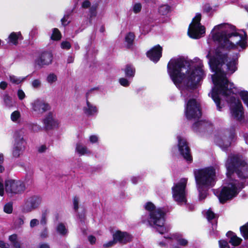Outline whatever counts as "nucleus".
<instances>
[{
  "instance_id": "obj_57",
  "label": "nucleus",
  "mask_w": 248,
  "mask_h": 248,
  "mask_svg": "<svg viewBox=\"0 0 248 248\" xmlns=\"http://www.w3.org/2000/svg\"><path fill=\"white\" fill-rule=\"evenodd\" d=\"M7 86V83L5 81H1L0 83V88L2 90H4Z\"/></svg>"
},
{
  "instance_id": "obj_28",
  "label": "nucleus",
  "mask_w": 248,
  "mask_h": 248,
  "mask_svg": "<svg viewBox=\"0 0 248 248\" xmlns=\"http://www.w3.org/2000/svg\"><path fill=\"white\" fill-rule=\"evenodd\" d=\"M11 120L15 123H19L21 119V114L18 110H15L11 114Z\"/></svg>"
},
{
  "instance_id": "obj_38",
  "label": "nucleus",
  "mask_w": 248,
  "mask_h": 248,
  "mask_svg": "<svg viewBox=\"0 0 248 248\" xmlns=\"http://www.w3.org/2000/svg\"><path fill=\"white\" fill-rule=\"evenodd\" d=\"M142 5L140 3H135L133 5L132 10L135 14L139 13L141 10Z\"/></svg>"
},
{
  "instance_id": "obj_6",
  "label": "nucleus",
  "mask_w": 248,
  "mask_h": 248,
  "mask_svg": "<svg viewBox=\"0 0 248 248\" xmlns=\"http://www.w3.org/2000/svg\"><path fill=\"white\" fill-rule=\"evenodd\" d=\"M187 181L186 178H182L172 187V197L179 205L186 203V187Z\"/></svg>"
},
{
  "instance_id": "obj_27",
  "label": "nucleus",
  "mask_w": 248,
  "mask_h": 248,
  "mask_svg": "<svg viewBox=\"0 0 248 248\" xmlns=\"http://www.w3.org/2000/svg\"><path fill=\"white\" fill-rule=\"evenodd\" d=\"M56 230L57 232L61 235H66L68 233V230L65 225L62 223L57 225Z\"/></svg>"
},
{
  "instance_id": "obj_44",
  "label": "nucleus",
  "mask_w": 248,
  "mask_h": 248,
  "mask_svg": "<svg viewBox=\"0 0 248 248\" xmlns=\"http://www.w3.org/2000/svg\"><path fill=\"white\" fill-rule=\"evenodd\" d=\"M90 142L92 143H95L98 142V137L95 135H93L89 137Z\"/></svg>"
},
{
  "instance_id": "obj_24",
  "label": "nucleus",
  "mask_w": 248,
  "mask_h": 248,
  "mask_svg": "<svg viewBox=\"0 0 248 248\" xmlns=\"http://www.w3.org/2000/svg\"><path fill=\"white\" fill-rule=\"evenodd\" d=\"M24 141L21 140L20 142L17 143L16 145L14 147L13 154L15 157H17L20 155L22 150L24 148Z\"/></svg>"
},
{
  "instance_id": "obj_30",
  "label": "nucleus",
  "mask_w": 248,
  "mask_h": 248,
  "mask_svg": "<svg viewBox=\"0 0 248 248\" xmlns=\"http://www.w3.org/2000/svg\"><path fill=\"white\" fill-rule=\"evenodd\" d=\"M207 123L205 121H200L195 123L193 125V128L194 130L197 131L199 128L200 129H204L206 127Z\"/></svg>"
},
{
  "instance_id": "obj_23",
  "label": "nucleus",
  "mask_w": 248,
  "mask_h": 248,
  "mask_svg": "<svg viewBox=\"0 0 248 248\" xmlns=\"http://www.w3.org/2000/svg\"><path fill=\"white\" fill-rule=\"evenodd\" d=\"M21 38V34L20 32H12L8 37V43L13 45H16L18 43V40Z\"/></svg>"
},
{
  "instance_id": "obj_18",
  "label": "nucleus",
  "mask_w": 248,
  "mask_h": 248,
  "mask_svg": "<svg viewBox=\"0 0 248 248\" xmlns=\"http://www.w3.org/2000/svg\"><path fill=\"white\" fill-rule=\"evenodd\" d=\"M52 55L50 52H44L35 60V64L43 66L50 64L52 61Z\"/></svg>"
},
{
  "instance_id": "obj_5",
  "label": "nucleus",
  "mask_w": 248,
  "mask_h": 248,
  "mask_svg": "<svg viewBox=\"0 0 248 248\" xmlns=\"http://www.w3.org/2000/svg\"><path fill=\"white\" fill-rule=\"evenodd\" d=\"M197 188L213 187L216 181V170L213 167L196 170L194 171Z\"/></svg>"
},
{
  "instance_id": "obj_10",
  "label": "nucleus",
  "mask_w": 248,
  "mask_h": 248,
  "mask_svg": "<svg viewBox=\"0 0 248 248\" xmlns=\"http://www.w3.org/2000/svg\"><path fill=\"white\" fill-rule=\"evenodd\" d=\"M42 202V199L38 196H33L28 198L24 202L23 210L25 212H30L37 209Z\"/></svg>"
},
{
  "instance_id": "obj_61",
  "label": "nucleus",
  "mask_w": 248,
  "mask_h": 248,
  "mask_svg": "<svg viewBox=\"0 0 248 248\" xmlns=\"http://www.w3.org/2000/svg\"><path fill=\"white\" fill-rule=\"evenodd\" d=\"M74 57L72 56H70L67 58V62L68 63H70L73 62H74Z\"/></svg>"
},
{
  "instance_id": "obj_54",
  "label": "nucleus",
  "mask_w": 248,
  "mask_h": 248,
  "mask_svg": "<svg viewBox=\"0 0 248 248\" xmlns=\"http://www.w3.org/2000/svg\"><path fill=\"white\" fill-rule=\"evenodd\" d=\"M17 236L16 234H12L9 237V240L11 242V244L17 240Z\"/></svg>"
},
{
  "instance_id": "obj_15",
  "label": "nucleus",
  "mask_w": 248,
  "mask_h": 248,
  "mask_svg": "<svg viewBox=\"0 0 248 248\" xmlns=\"http://www.w3.org/2000/svg\"><path fill=\"white\" fill-rule=\"evenodd\" d=\"M46 130L58 127L59 122L52 113H49L42 121Z\"/></svg>"
},
{
  "instance_id": "obj_42",
  "label": "nucleus",
  "mask_w": 248,
  "mask_h": 248,
  "mask_svg": "<svg viewBox=\"0 0 248 248\" xmlns=\"http://www.w3.org/2000/svg\"><path fill=\"white\" fill-rule=\"evenodd\" d=\"M39 224V220L36 218H33L31 220L30 222V226L31 228H33Z\"/></svg>"
},
{
  "instance_id": "obj_1",
  "label": "nucleus",
  "mask_w": 248,
  "mask_h": 248,
  "mask_svg": "<svg viewBox=\"0 0 248 248\" xmlns=\"http://www.w3.org/2000/svg\"><path fill=\"white\" fill-rule=\"evenodd\" d=\"M212 39L219 44L215 53L209 52L206 57L209 64L215 74L212 75L214 85L209 93L216 104L218 110L220 111V97L225 98L230 104L232 116L237 120L244 117L242 105L239 99L235 97L239 94L244 102L248 107V92L240 91L232 82H230L227 76H230L237 69L238 54L233 57L229 56L225 49H237L239 51L246 48L247 35L245 32L239 34L235 32V27L228 23H222L215 26L211 32Z\"/></svg>"
},
{
  "instance_id": "obj_62",
  "label": "nucleus",
  "mask_w": 248,
  "mask_h": 248,
  "mask_svg": "<svg viewBox=\"0 0 248 248\" xmlns=\"http://www.w3.org/2000/svg\"><path fill=\"white\" fill-rule=\"evenodd\" d=\"M39 248H50L47 244L43 243L40 245Z\"/></svg>"
},
{
  "instance_id": "obj_20",
  "label": "nucleus",
  "mask_w": 248,
  "mask_h": 248,
  "mask_svg": "<svg viewBox=\"0 0 248 248\" xmlns=\"http://www.w3.org/2000/svg\"><path fill=\"white\" fill-rule=\"evenodd\" d=\"M234 137V133H231L229 137V140H226L225 138L216 136L215 139L216 143L223 150H225L230 145V140H232Z\"/></svg>"
},
{
  "instance_id": "obj_14",
  "label": "nucleus",
  "mask_w": 248,
  "mask_h": 248,
  "mask_svg": "<svg viewBox=\"0 0 248 248\" xmlns=\"http://www.w3.org/2000/svg\"><path fill=\"white\" fill-rule=\"evenodd\" d=\"M31 110L35 114L40 115L49 109L48 104L44 101L36 99L31 103Z\"/></svg>"
},
{
  "instance_id": "obj_29",
  "label": "nucleus",
  "mask_w": 248,
  "mask_h": 248,
  "mask_svg": "<svg viewBox=\"0 0 248 248\" xmlns=\"http://www.w3.org/2000/svg\"><path fill=\"white\" fill-rule=\"evenodd\" d=\"M26 78L17 77L14 75H10L9 79L10 82L14 84H18L23 82Z\"/></svg>"
},
{
  "instance_id": "obj_58",
  "label": "nucleus",
  "mask_w": 248,
  "mask_h": 248,
  "mask_svg": "<svg viewBox=\"0 0 248 248\" xmlns=\"http://www.w3.org/2000/svg\"><path fill=\"white\" fill-rule=\"evenodd\" d=\"M12 245L15 248H20V243L17 240L13 243Z\"/></svg>"
},
{
  "instance_id": "obj_49",
  "label": "nucleus",
  "mask_w": 248,
  "mask_h": 248,
  "mask_svg": "<svg viewBox=\"0 0 248 248\" xmlns=\"http://www.w3.org/2000/svg\"><path fill=\"white\" fill-rule=\"evenodd\" d=\"M32 130L34 132H38L42 130V127L39 125L34 124L32 126Z\"/></svg>"
},
{
  "instance_id": "obj_4",
  "label": "nucleus",
  "mask_w": 248,
  "mask_h": 248,
  "mask_svg": "<svg viewBox=\"0 0 248 248\" xmlns=\"http://www.w3.org/2000/svg\"><path fill=\"white\" fill-rule=\"evenodd\" d=\"M145 209L148 212L149 215L142 217V221H147L148 224L159 233L164 234L169 231V228L165 227V213L161 208H156L154 204L148 202L144 205Z\"/></svg>"
},
{
  "instance_id": "obj_11",
  "label": "nucleus",
  "mask_w": 248,
  "mask_h": 248,
  "mask_svg": "<svg viewBox=\"0 0 248 248\" xmlns=\"http://www.w3.org/2000/svg\"><path fill=\"white\" fill-rule=\"evenodd\" d=\"M94 91V89H91L86 93V103L82 108L83 113L87 116H94L97 115L98 110L97 107L91 103L88 99L90 93Z\"/></svg>"
},
{
  "instance_id": "obj_13",
  "label": "nucleus",
  "mask_w": 248,
  "mask_h": 248,
  "mask_svg": "<svg viewBox=\"0 0 248 248\" xmlns=\"http://www.w3.org/2000/svg\"><path fill=\"white\" fill-rule=\"evenodd\" d=\"M165 241L159 242L158 244L160 247H164L166 245V241L170 240H175L178 244L182 246H186L188 244V241L184 238L182 235L178 232L168 234L164 236Z\"/></svg>"
},
{
  "instance_id": "obj_8",
  "label": "nucleus",
  "mask_w": 248,
  "mask_h": 248,
  "mask_svg": "<svg viewBox=\"0 0 248 248\" xmlns=\"http://www.w3.org/2000/svg\"><path fill=\"white\" fill-rule=\"evenodd\" d=\"M26 189L24 182L19 180L9 179L5 182V189L8 194L13 195L23 192Z\"/></svg>"
},
{
  "instance_id": "obj_45",
  "label": "nucleus",
  "mask_w": 248,
  "mask_h": 248,
  "mask_svg": "<svg viewBox=\"0 0 248 248\" xmlns=\"http://www.w3.org/2000/svg\"><path fill=\"white\" fill-rule=\"evenodd\" d=\"M73 205H74V208L76 211H77L78 208V202H79V199L77 197H74L73 199Z\"/></svg>"
},
{
  "instance_id": "obj_3",
  "label": "nucleus",
  "mask_w": 248,
  "mask_h": 248,
  "mask_svg": "<svg viewBox=\"0 0 248 248\" xmlns=\"http://www.w3.org/2000/svg\"><path fill=\"white\" fill-rule=\"evenodd\" d=\"M228 183L217 196L223 203L236 196L244 186V180L248 178V165L238 155L229 156L226 163Z\"/></svg>"
},
{
  "instance_id": "obj_16",
  "label": "nucleus",
  "mask_w": 248,
  "mask_h": 248,
  "mask_svg": "<svg viewBox=\"0 0 248 248\" xmlns=\"http://www.w3.org/2000/svg\"><path fill=\"white\" fill-rule=\"evenodd\" d=\"M205 216L208 221L212 224V230L210 232V235L213 236H217L218 232L216 230L217 216L211 209L205 212Z\"/></svg>"
},
{
  "instance_id": "obj_34",
  "label": "nucleus",
  "mask_w": 248,
  "mask_h": 248,
  "mask_svg": "<svg viewBox=\"0 0 248 248\" xmlns=\"http://www.w3.org/2000/svg\"><path fill=\"white\" fill-rule=\"evenodd\" d=\"M46 81L50 84H52L57 80V76L54 73H50L46 77Z\"/></svg>"
},
{
  "instance_id": "obj_9",
  "label": "nucleus",
  "mask_w": 248,
  "mask_h": 248,
  "mask_svg": "<svg viewBox=\"0 0 248 248\" xmlns=\"http://www.w3.org/2000/svg\"><path fill=\"white\" fill-rule=\"evenodd\" d=\"M185 112L188 119H195L201 116L200 106L195 99H190L186 103Z\"/></svg>"
},
{
  "instance_id": "obj_56",
  "label": "nucleus",
  "mask_w": 248,
  "mask_h": 248,
  "mask_svg": "<svg viewBox=\"0 0 248 248\" xmlns=\"http://www.w3.org/2000/svg\"><path fill=\"white\" fill-rule=\"evenodd\" d=\"M88 240L91 244H93L96 241V238L93 235H90L88 236Z\"/></svg>"
},
{
  "instance_id": "obj_40",
  "label": "nucleus",
  "mask_w": 248,
  "mask_h": 248,
  "mask_svg": "<svg viewBox=\"0 0 248 248\" xmlns=\"http://www.w3.org/2000/svg\"><path fill=\"white\" fill-rule=\"evenodd\" d=\"M120 84L124 87H127L129 85L130 82L127 79L122 78L119 79Z\"/></svg>"
},
{
  "instance_id": "obj_64",
  "label": "nucleus",
  "mask_w": 248,
  "mask_h": 248,
  "mask_svg": "<svg viewBox=\"0 0 248 248\" xmlns=\"http://www.w3.org/2000/svg\"><path fill=\"white\" fill-rule=\"evenodd\" d=\"M187 207L189 211H192L194 208L193 205L188 204Z\"/></svg>"
},
{
  "instance_id": "obj_2",
  "label": "nucleus",
  "mask_w": 248,
  "mask_h": 248,
  "mask_svg": "<svg viewBox=\"0 0 248 248\" xmlns=\"http://www.w3.org/2000/svg\"><path fill=\"white\" fill-rule=\"evenodd\" d=\"M202 66L200 61L195 67L192 61L182 57L171 59L169 62L168 73L185 99L191 96L192 89L205 76Z\"/></svg>"
},
{
  "instance_id": "obj_53",
  "label": "nucleus",
  "mask_w": 248,
  "mask_h": 248,
  "mask_svg": "<svg viewBox=\"0 0 248 248\" xmlns=\"http://www.w3.org/2000/svg\"><path fill=\"white\" fill-rule=\"evenodd\" d=\"M91 7V3L88 0H85L82 2V7L83 8H88L89 7Z\"/></svg>"
},
{
  "instance_id": "obj_26",
  "label": "nucleus",
  "mask_w": 248,
  "mask_h": 248,
  "mask_svg": "<svg viewBox=\"0 0 248 248\" xmlns=\"http://www.w3.org/2000/svg\"><path fill=\"white\" fill-rule=\"evenodd\" d=\"M170 12V7L168 4H163L158 8L159 13L163 16L167 15Z\"/></svg>"
},
{
  "instance_id": "obj_12",
  "label": "nucleus",
  "mask_w": 248,
  "mask_h": 248,
  "mask_svg": "<svg viewBox=\"0 0 248 248\" xmlns=\"http://www.w3.org/2000/svg\"><path fill=\"white\" fill-rule=\"evenodd\" d=\"M177 139L178 149L180 154L187 161L191 162L192 160V157L186 140L181 136H178Z\"/></svg>"
},
{
  "instance_id": "obj_19",
  "label": "nucleus",
  "mask_w": 248,
  "mask_h": 248,
  "mask_svg": "<svg viewBox=\"0 0 248 248\" xmlns=\"http://www.w3.org/2000/svg\"><path fill=\"white\" fill-rule=\"evenodd\" d=\"M113 238L116 241V243L125 244L129 242L131 238L130 235L126 232L117 231L113 234Z\"/></svg>"
},
{
  "instance_id": "obj_33",
  "label": "nucleus",
  "mask_w": 248,
  "mask_h": 248,
  "mask_svg": "<svg viewBox=\"0 0 248 248\" xmlns=\"http://www.w3.org/2000/svg\"><path fill=\"white\" fill-rule=\"evenodd\" d=\"M240 229L243 237L245 239H248V222L245 225L241 227Z\"/></svg>"
},
{
  "instance_id": "obj_17",
  "label": "nucleus",
  "mask_w": 248,
  "mask_h": 248,
  "mask_svg": "<svg viewBox=\"0 0 248 248\" xmlns=\"http://www.w3.org/2000/svg\"><path fill=\"white\" fill-rule=\"evenodd\" d=\"M162 48L159 45H156L147 53V57L152 61L156 62L162 56Z\"/></svg>"
},
{
  "instance_id": "obj_25",
  "label": "nucleus",
  "mask_w": 248,
  "mask_h": 248,
  "mask_svg": "<svg viewBox=\"0 0 248 248\" xmlns=\"http://www.w3.org/2000/svg\"><path fill=\"white\" fill-rule=\"evenodd\" d=\"M125 76L128 78H133L135 75V69L131 65H127L124 69Z\"/></svg>"
},
{
  "instance_id": "obj_35",
  "label": "nucleus",
  "mask_w": 248,
  "mask_h": 248,
  "mask_svg": "<svg viewBox=\"0 0 248 248\" xmlns=\"http://www.w3.org/2000/svg\"><path fill=\"white\" fill-rule=\"evenodd\" d=\"M61 38V34L58 29L54 28L51 36V39L53 40H59Z\"/></svg>"
},
{
  "instance_id": "obj_32",
  "label": "nucleus",
  "mask_w": 248,
  "mask_h": 248,
  "mask_svg": "<svg viewBox=\"0 0 248 248\" xmlns=\"http://www.w3.org/2000/svg\"><path fill=\"white\" fill-rule=\"evenodd\" d=\"M135 38L134 34L132 32H129L125 36V42L127 44L128 47H130L132 44Z\"/></svg>"
},
{
  "instance_id": "obj_52",
  "label": "nucleus",
  "mask_w": 248,
  "mask_h": 248,
  "mask_svg": "<svg viewBox=\"0 0 248 248\" xmlns=\"http://www.w3.org/2000/svg\"><path fill=\"white\" fill-rule=\"evenodd\" d=\"M4 194V187L3 185V181L0 177V196H2Z\"/></svg>"
},
{
  "instance_id": "obj_39",
  "label": "nucleus",
  "mask_w": 248,
  "mask_h": 248,
  "mask_svg": "<svg viewBox=\"0 0 248 248\" xmlns=\"http://www.w3.org/2000/svg\"><path fill=\"white\" fill-rule=\"evenodd\" d=\"M4 211L7 214H11L13 211V205L12 203L8 202L4 206Z\"/></svg>"
},
{
  "instance_id": "obj_48",
  "label": "nucleus",
  "mask_w": 248,
  "mask_h": 248,
  "mask_svg": "<svg viewBox=\"0 0 248 248\" xmlns=\"http://www.w3.org/2000/svg\"><path fill=\"white\" fill-rule=\"evenodd\" d=\"M116 243V241L115 240H113L112 241H110L109 242L106 243L103 245V247L105 248L110 247L113 246L114 244Z\"/></svg>"
},
{
  "instance_id": "obj_21",
  "label": "nucleus",
  "mask_w": 248,
  "mask_h": 248,
  "mask_svg": "<svg viewBox=\"0 0 248 248\" xmlns=\"http://www.w3.org/2000/svg\"><path fill=\"white\" fill-rule=\"evenodd\" d=\"M76 151L80 155H89L91 152L87 147L82 145L81 143H78L76 144Z\"/></svg>"
},
{
  "instance_id": "obj_22",
  "label": "nucleus",
  "mask_w": 248,
  "mask_h": 248,
  "mask_svg": "<svg viewBox=\"0 0 248 248\" xmlns=\"http://www.w3.org/2000/svg\"><path fill=\"white\" fill-rule=\"evenodd\" d=\"M228 237H230L229 242L233 246H236L239 245L242 239L237 237L233 232H229L226 234Z\"/></svg>"
},
{
  "instance_id": "obj_43",
  "label": "nucleus",
  "mask_w": 248,
  "mask_h": 248,
  "mask_svg": "<svg viewBox=\"0 0 248 248\" xmlns=\"http://www.w3.org/2000/svg\"><path fill=\"white\" fill-rule=\"evenodd\" d=\"M218 243L220 248H230L228 242L225 240H219Z\"/></svg>"
},
{
  "instance_id": "obj_50",
  "label": "nucleus",
  "mask_w": 248,
  "mask_h": 248,
  "mask_svg": "<svg viewBox=\"0 0 248 248\" xmlns=\"http://www.w3.org/2000/svg\"><path fill=\"white\" fill-rule=\"evenodd\" d=\"M68 16H64V17L61 19L62 23L63 26L67 25L69 23V21H68Z\"/></svg>"
},
{
  "instance_id": "obj_51",
  "label": "nucleus",
  "mask_w": 248,
  "mask_h": 248,
  "mask_svg": "<svg viewBox=\"0 0 248 248\" xmlns=\"http://www.w3.org/2000/svg\"><path fill=\"white\" fill-rule=\"evenodd\" d=\"M47 236H48L47 231V229L46 228H45L41 232L40 237L42 238H46L47 237Z\"/></svg>"
},
{
  "instance_id": "obj_31",
  "label": "nucleus",
  "mask_w": 248,
  "mask_h": 248,
  "mask_svg": "<svg viewBox=\"0 0 248 248\" xmlns=\"http://www.w3.org/2000/svg\"><path fill=\"white\" fill-rule=\"evenodd\" d=\"M209 188L202 187L201 189L197 188L199 191V199L200 201L204 200L207 196V191Z\"/></svg>"
},
{
  "instance_id": "obj_60",
  "label": "nucleus",
  "mask_w": 248,
  "mask_h": 248,
  "mask_svg": "<svg viewBox=\"0 0 248 248\" xmlns=\"http://www.w3.org/2000/svg\"><path fill=\"white\" fill-rule=\"evenodd\" d=\"M46 149V146L45 145L41 146L38 149V151L40 153H43L45 152Z\"/></svg>"
},
{
  "instance_id": "obj_7",
  "label": "nucleus",
  "mask_w": 248,
  "mask_h": 248,
  "mask_svg": "<svg viewBox=\"0 0 248 248\" xmlns=\"http://www.w3.org/2000/svg\"><path fill=\"white\" fill-rule=\"evenodd\" d=\"M201 14L197 13L189 25L187 33L188 36L193 39H199L202 37L205 33V27L200 23Z\"/></svg>"
},
{
  "instance_id": "obj_59",
  "label": "nucleus",
  "mask_w": 248,
  "mask_h": 248,
  "mask_svg": "<svg viewBox=\"0 0 248 248\" xmlns=\"http://www.w3.org/2000/svg\"><path fill=\"white\" fill-rule=\"evenodd\" d=\"M0 247L1 248H8L9 245L0 240Z\"/></svg>"
},
{
  "instance_id": "obj_63",
  "label": "nucleus",
  "mask_w": 248,
  "mask_h": 248,
  "mask_svg": "<svg viewBox=\"0 0 248 248\" xmlns=\"http://www.w3.org/2000/svg\"><path fill=\"white\" fill-rule=\"evenodd\" d=\"M139 180V178L136 177H133L131 178V181L133 184H136Z\"/></svg>"
},
{
  "instance_id": "obj_55",
  "label": "nucleus",
  "mask_w": 248,
  "mask_h": 248,
  "mask_svg": "<svg viewBox=\"0 0 248 248\" xmlns=\"http://www.w3.org/2000/svg\"><path fill=\"white\" fill-rule=\"evenodd\" d=\"M46 216L45 214L42 215L41 217V219L40 220V223L42 225H45L46 223Z\"/></svg>"
},
{
  "instance_id": "obj_36",
  "label": "nucleus",
  "mask_w": 248,
  "mask_h": 248,
  "mask_svg": "<svg viewBox=\"0 0 248 248\" xmlns=\"http://www.w3.org/2000/svg\"><path fill=\"white\" fill-rule=\"evenodd\" d=\"M4 102L5 104L9 108L14 106V103L12 100V98L9 95L6 94L3 97Z\"/></svg>"
},
{
  "instance_id": "obj_37",
  "label": "nucleus",
  "mask_w": 248,
  "mask_h": 248,
  "mask_svg": "<svg viewBox=\"0 0 248 248\" xmlns=\"http://www.w3.org/2000/svg\"><path fill=\"white\" fill-rule=\"evenodd\" d=\"M97 8V4H95L90 7L89 10L90 16L91 17H94L96 16V9Z\"/></svg>"
},
{
  "instance_id": "obj_41",
  "label": "nucleus",
  "mask_w": 248,
  "mask_h": 248,
  "mask_svg": "<svg viewBox=\"0 0 248 248\" xmlns=\"http://www.w3.org/2000/svg\"><path fill=\"white\" fill-rule=\"evenodd\" d=\"M71 47L70 43L68 41H63L61 43V47L62 49L68 50Z\"/></svg>"
},
{
  "instance_id": "obj_47",
  "label": "nucleus",
  "mask_w": 248,
  "mask_h": 248,
  "mask_svg": "<svg viewBox=\"0 0 248 248\" xmlns=\"http://www.w3.org/2000/svg\"><path fill=\"white\" fill-rule=\"evenodd\" d=\"M17 96L20 100H22L25 98V94L22 90H18L17 91Z\"/></svg>"
},
{
  "instance_id": "obj_46",
  "label": "nucleus",
  "mask_w": 248,
  "mask_h": 248,
  "mask_svg": "<svg viewBox=\"0 0 248 248\" xmlns=\"http://www.w3.org/2000/svg\"><path fill=\"white\" fill-rule=\"evenodd\" d=\"M31 85L34 88H38L41 85V81L39 79L33 80L31 82Z\"/></svg>"
}]
</instances>
